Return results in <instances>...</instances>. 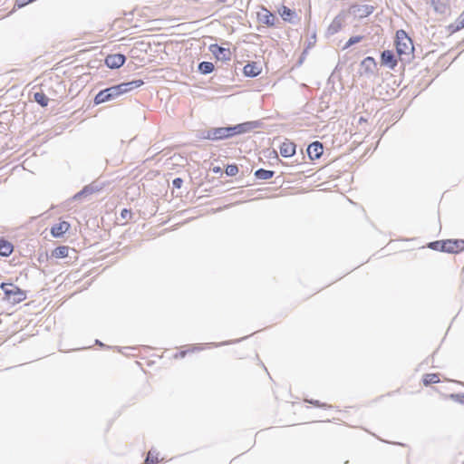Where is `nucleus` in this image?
<instances>
[{
  "mask_svg": "<svg viewBox=\"0 0 464 464\" xmlns=\"http://www.w3.org/2000/svg\"><path fill=\"white\" fill-rule=\"evenodd\" d=\"M0 288L4 292V300L12 304H19L26 299V292L14 284L2 283Z\"/></svg>",
  "mask_w": 464,
  "mask_h": 464,
  "instance_id": "nucleus-2",
  "label": "nucleus"
},
{
  "mask_svg": "<svg viewBox=\"0 0 464 464\" xmlns=\"http://www.w3.org/2000/svg\"><path fill=\"white\" fill-rule=\"evenodd\" d=\"M324 152L323 144L319 141H314L311 143L307 148V154L310 160H318Z\"/></svg>",
  "mask_w": 464,
  "mask_h": 464,
  "instance_id": "nucleus-7",
  "label": "nucleus"
},
{
  "mask_svg": "<svg viewBox=\"0 0 464 464\" xmlns=\"http://www.w3.org/2000/svg\"><path fill=\"white\" fill-rule=\"evenodd\" d=\"M209 50L218 60L226 62L231 59V51L229 48H225L214 44L209 46Z\"/></svg>",
  "mask_w": 464,
  "mask_h": 464,
  "instance_id": "nucleus-4",
  "label": "nucleus"
},
{
  "mask_svg": "<svg viewBox=\"0 0 464 464\" xmlns=\"http://www.w3.org/2000/svg\"><path fill=\"white\" fill-rule=\"evenodd\" d=\"M163 460V458L160 457V453L155 450H150L147 454V458L143 464H158Z\"/></svg>",
  "mask_w": 464,
  "mask_h": 464,
  "instance_id": "nucleus-18",
  "label": "nucleus"
},
{
  "mask_svg": "<svg viewBox=\"0 0 464 464\" xmlns=\"http://www.w3.org/2000/svg\"><path fill=\"white\" fill-rule=\"evenodd\" d=\"M440 382V374L438 373H426L422 377V382L425 386L439 383Z\"/></svg>",
  "mask_w": 464,
  "mask_h": 464,
  "instance_id": "nucleus-17",
  "label": "nucleus"
},
{
  "mask_svg": "<svg viewBox=\"0 0 464 464\" xmlns=\"http://www.w3.org/2000/svg\"><path fill=\"white\" fill-rule=\"evenodd\" d=\"M464 251L463 239H446L445 252L450 254H459Z\"/></svg>",
  "mask_w": 464,
  "mask_h": 464,
  "instance_id": "nucleus-5",
  "label": "nucleus"
},
{
  "mask_svg": "<svg viewBox=\"0 0 464 464\" xmlns=\"http://www.w3.org/2000/svg\"><path fill=\"white\" fill-rule=\"evenodd\" d=\"M428 247L435 251L445 252V240L430 242L428 244Z\"/></svg>",
  "mask_w": 464,
  "mask_h": 464,
  "instance_id": "nucleus-22",
  "label": "nucleus"
},
{
  "mask_svg": "<svg viewBox=\"0 0 464 464\" xmlns=\"http://www.w3.org/2000/svg\"><path fill=\"white\" fill-rule=\"evenodd\" d=\"M277 12L284 21L292 22L295 15V12L293 10L285 5H282L280 8H278Z\"/></svg>",
  "mask_w": 464,
  "mask_h": 464,
  "instance_id": "nucleus-15",
  "label": "nucleus"
},
{
  "mask_svg": "<svg viewBox=\"0 0 464 464\" xmlns=\"http://www.w3.org/2000/svg\"><path fill=\"white\" fill-rule=\"evenodd\" d=\"M142 80H135L129 82H122L99 92L94 97L96 105L114 100L119 96L143 85Z\"/></svg>",
  "mask_w": 464,
  "mask_h": 464,
  "instance_id": "nucleus-1",
  "label": "nucleus"
},
{
  "mask_svg": "<svg viewBox=\"0 0 464 464\" xmlns=\"http://www.w3.org/2000/svg\"><path fill=\"white\" fill-rule=\"evenodd\" d=\"M214 68V64L210 62H202L198 65V70L204 74L212 72Z\"/></svg>",
  "mask_w": 464,
  "mask_h": 464,
  "instance_id": "nucleus-23",
  "label": "nucleus"
},
{
  "mask_svg": "<svg viewBox=\"0 0 464 464\" xmlns=\"http://www.w3.org/2000/svg\"><path fill=\"white\" fill-rule=\"evenodd\" d=\"M457 22H458V25H457L458 29L464 28V11L460 14Z\"/></svg>",
  "mask_w": 464,
  "mask_h": 464,
  "instance_id": "nucleus-28",
  "label": "nucleus"
},
{
  "mask_svg": "<svg viewBox=\"0 0 464 464\" xmlns=\"http://www.w3.org/2000/svg\"><path fill=\"white\" fill-rule=\"evenodd\" d=\"M70 228V224L66 221H61L58 224H55L51 228V234L54 237H62L64 233H66Z\"/></svg>",
  "mask_w": 464,
  "mask_h": 464,
  "instance_id": "nucleus-10",
  "label": "nucleus"
},
{
  "mask_svg": "<svg viewBox=\"0 0 464 464\" xmlns=\"http://www.w3.org/2000/svg\"><path fill=\"white\" fill-rule=\"evenodd\" d=\"M234 128H218L214 130V137L216 139H224L232 136L235 131Z\"/></svg>",
  "mask_w": 464,
  "mask_h": 464,
  "instance_id": "nucleus-16",
  "label": "nucleus"
},
{
  "mask_svg": "<svg viewBox=\"0 0 464 464\" xmlns=\"http://www.w3.org/2000/svg\"><path fill=\"white\" fill-rule=\"evenodd\" d=\"M340 26H341V24H340V23H337V24H336V26H335V23H334V24L331 25L330 29H332V28H333V32L334 33V32H337V30H338V28H340Z\"/></svg>",
  "mask_w": 464,
  "mask_h": 464,
  "instance_id": "nucleus-31",
  "label": "nucleus"
},
{
  "mask_svg": "<svg viewBox=\"0 0 464 464\" xmlns=\"http://www.w3.org/2000/svg\"><path fill=\"white\" fill-rule=\"evenodd\" d=\"M450 397L454 401L464 405V393L450 394Z\"/></svg>",
  "mask_w": 464,
  "mask_h": 464,
  "instance_id": "nucleus-26",
  "label": "nucleus"
},
{
  "mask_svg": "<svg viewBox=\"0 0 464 464\" xmlns=\"http://www.w3.org/2000/svg\"><path fill=\"white\" fill-rule=\"evenodd\" d=\"M14 251V246L11 242L1 238L0 239V256H9Z\"/></svg>",
  "mask_w": 464,
  "mask_h": 464,
  "instance_id": "nucleus-14",
  "label": "nucleus"
},
{
  "mask_svg": "<svg viewBox=\"0 0 464 464\" xmlns=\"http://www.w3.org/2000/svg\"><path fill=\"white\" fill-rule=\"evenodd\" d=\"M172 184L176 188H180L183 184V180L180 178H176L173 179Z\"/></svg>",
  "mask_w": 464,
  "mask_h": 464,
  "instance_id": "nucleus-29",
  "label": "nucleus"
},
{
  "mask_svg": "<svg viewBox=\"0 0 464 464\" xmlns=\"http://www.w3.org/2000/svg\"><path fill=\"white\" fill-rule=\"evenodd\" d=\"M125 56L121 53L109 54L105 58V64L111 69H118L125 63Z\"/></svg>",
  "mask_w": 464,
  "mask_h": 464,
  "instance_id": "nucleus-6",
  "label": "nucleus"
},
{
  "mask_svg": "<svg viewBox=\"0 0 464 464\" xmlns=\"http://www.w3.org/2000/svg\"><path fill=\"white\" fill-rule=\"evenodd\" d=\"M362 39V36H353V37H351V38L349 39V41L347 42V44H346L345 47H349V46H351V45H353V44H357V43H359Z\"/></svg>",
  "mask_w": 464,
  "mask_h": 464,
  "instance_id": "nucleus-27",
  "label": "nucleus"
},
{
  "mask_svg": "<svg viewBox=\"0 0 464 464\" xmlns=\"http://www.w3.org/2000/svg\"><path fill=\"white\" fill-rule=\"evenodd\" d=\"M258 19L268 26L275 25L276 16L266 8H262V11L258 13Z\"/></svg>",
  "mask_w": 464,
  "mask_h": 464,
  "instance_id": "nucleus-12",
  "label": "nucleus"
},
{
  "mask_svg": "<svg viewBox=\"0 0 464 464\" xmlns=\"http://www.w3.org/2000/svg\"><path fill=\"white\" fill-rule=\"evenodd\" d=\"M121 218L123 222L121 224V226H125L128 224L129 220L132 218V212L130 209L124 208L121 212Z\"/></svg>",
  "mask_w": 464,
  "mask_h": 464,
  "instance_id": "nucleus-24",
  "label": "nucleus"
},
{
  "mask_svg": "<svg viewBox=\"0 0 464 464\" xmlns=\"http://www.w3.org/2000/svg\"><path fill=\"white\" fill-rule=\"evenodd\" d=\"M34 0H17V5L19 7H23L32 2H34Z\"/></svg>",
  "mask_w": 464,
  "mask_h": 464,
  "instance_id": "nucleus-30",
  "label": "nucleus"
},
{
  "mask_svg": "<svg viewBox=\"0 0 464 464\" xmlns=\"http://www.w3.org/2000/svg\"><path fill=\"white\" fill-rule=\"evenodd\" d=\"M280 154L285 158L292 157L295 154L296 145L288 140H285L279 147Z\"/></svg>",
  "mask_w": 464,
  "mask_h": 464,
  "instance_id": "nucleus-8",
  "label": "nucleus"
},
{
  "mask_svg": "<svg viewBox=\"0 0 464 464\" xmlns=\"http://www.w3.org/2000/svg\"><path fill=\"white\" fill-rule=\"evenodd\" d=\"M395 46L401 59H402L403 55L408 57L411 55L414 50L411 39L403 30L396 32Z\"/></svg>",
  "mask_w": 464,
  "mask_h": 464,
  "instance_id": "nucleus-3",
  "label": "nucleus"
},
{
  "mask_svg": "<svg viewBox=\"0 0 464 464\" xmlns=\"http://www.w3.org/2000/svg\"><path fill=\"white\" fill-rule=\"evenodd\" d=\"M69 253V247L67 246H61L56 247L53 253L52 256L55 258H63L68 256Z\"/></svg>",
  "mask_w": 464,
  "mask_h": 464,
  "instance_id": "nucleus-19",
  "label": "nucleus"
},
{
  "mask_svg": "<svg viewBox=\"0 0 464 464\" xmlns=\"http://www.w3.org/2000/svg\"><path fill=\"white\" fill-rule=\"evenodd\" d=\"M255 176L258 179H270L274 176V171L259 169L255 172Z\"/></svg>",
  "mask_w": 464,
  "mask_h": 464,
  "instance_id": "nucleus-20",
  "label": "nucleus"
},
{
  "mask_svg": "<svg viewBox=\"0 0 464 464\" xmlns=\"http://www.w3.org/2000/svg\"><path fill=\"white\" fill-rule=\"evenodd\" d=\"M382 63L393 69L397 65V61L392 51L386 50L382 53Z\"/></svg>",
  "mask_w": 464,
  "mask_h": 464,
  "instance_id": "nucleus-13",
  "label": "nucleus"
},
{
  "mask_svg": "<svg viewBox=\"0 0 464 464\" xmlns=\"http://www.w3.org/2000/svg\"><path fill=\"white\" fill-rule=\"evenodd\" d=\"M201 350H203V347L201 345H189L176 353L173 355V358L176 360L182 359L186 357L188 354L195 353Z\"/></svg>",
  "mask_w": 464,
  "mask_h": 464,
  "instance_id": "nucleus-11",
  "label": "nucleus"
},
{
  "mask_svg": "<svg viewBox=\"0 0 464 464\" xmlns=\"http://www.w3.org/2000/svg\"><path fill=\"white\" fill-rule=\"evenodd\" d=\"M34 101L42 107H46L49 103L48 97L43 92H35L34 95Z\"/></svg>",
  "mask_w": 464,
  "mask_h": 464,
  "instance_id": "nucleus-21",
  "label": "nucleus"
},
{
  "mask_svg": "<svg viewBox=\"0 0 464 464\" xmlns=\"http://www.w3.org/2000/svg\"><path fill=\"white\" fill-rule=\"evenodd\" d=\"M262 72V67L256 62L248 63L243 68V73L246 77H256Z\"/></svg>",
  "mask_w": 464,
  "mask_h": 464,
  "instance_id": "nucleus-9",
  "label": "nucleus"
},
{
  "mask_svg": "<svg viewBox=\"0 0 464 464\" xmlns=\"http://www.w3.org/2000/svg\"><path fill=\"white\" fill-rule=\"evenodd\" d=\"M225 171L227 176H236L238 173V168L236 164H230L227 166Z\"/></svg>",
  "mask_w": 464,
  "mask_h": 464,
  "instance_id": "nucleus-25",
  "label": "nucleus"
}]
</instances>
